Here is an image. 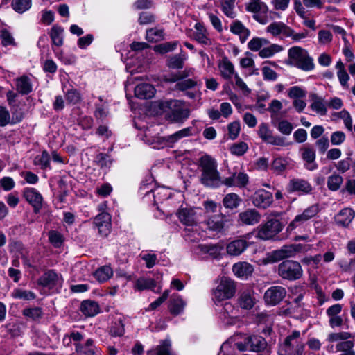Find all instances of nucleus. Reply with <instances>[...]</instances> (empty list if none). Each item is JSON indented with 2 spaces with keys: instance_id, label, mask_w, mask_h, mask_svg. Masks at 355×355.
<instances>
[{
  "instance_id": "obj_1",
  "label": "nucleus",
  "mask_w": 355,
  "mask_h": 355,
  "mask_svg": "<svg viewBox=\"0 0 355 355\" xmlns=\"http://www.w3.org/2000/svg\"><path fill=\"white\" fill-rule=\"evenodd\" d=\"M199 167L201 171L200 181L203 185L218 188L223 184L215 159L207 155L202 156L199 159Z\"/></svg>"
},
{
  "instance_id": "obj_2",
  "label": "nucleus",
  "mask_w": 355,
  "mask_h": 355,
  "mask_svg": "<svg viewBox=\"0 0 355 355\" xmlns=\"http://www.w3.org/2000/svg\"><path fill=\"white\" fill-rule=\"evenodd\" d=\"M161 109L166 112V118L174 123H182L189 116L190 111L184 106L182 101L168 100L160 103Z\"/></svg>"
},
{
  "instance_id": "obj_3",
  "label": "nucleus",
  "mask_w": 355,
  "mask_h": 355,
  "mask_svg": "<svg viewBox=\"0 0 355 355\" xmlns=\"http://www.w3.org/2000/svg\"><path fill=\"white\" fill-rule=\"evenodd\" d=\"M288 64L304 71H310L315 67L313 60L306 50L300 47H291L288 51Z\"/></svg>"
},
{
  "instance_id": "obj_4",
  "label": "nucleus",
  "mask_w": 355,
  "mask_h": 355,
  "mask_svg": "<svg viewBox=\"0 0 355 355\" xmlns=\"http://www.w3.org/2000/svg\"><path fill=\"white\" fill-rule=\"evenodd\" d=\"M354 336L349 332H331L327 335L326 340L329 343H338L336 345L337 352H342L341 355H355L354 350V343L351 340Z\"/></svg>"
},
{
  "instance_id": "obj_5",
  "label": "nucleus",
  "mask_w": 355,
  "mask_h": 355,
  "mask_svg": "<svg viewBox=\"0 0 355 355\" xmlns=\"http://www.w3.org/2000/svg\"><path fill=\"white\" fill-rule=\"evenodd\" d=\"M304 348L300 331L294 330L279 343L278 354L292 355L295 352H303Z\"/></svg>"
},
{
  "instance_id": "obj_6",
  "label": "nucleus",
  "mask_w": 355,
  "mask_h": 355,
  "mask_svg": "<svg viewBox=\"0 0 355 355\" xmlns=\"http://www.w3.org/2000/svg\"><path fill=\"white\" fill-rule=\"evenodd\" d=\"M193 135V128L187 127L176 132L164 137H155L153 139H147L146 142L153 145L154 148H163L164 146L173 147L180 139Z\"/></svg>"
},
{
  "instance_id": "obj_7",
  "label": "nucleus",
  "mask_w": 355,
  "mask_h": 355,
  "mask_svg": "<svg viewBox=\"0 0 355 355\" xmlns=\"http://www.w3.org/2000/svg\"><path fill=\"white\" fill-rule=\"evenodd\" d=\"M277 273L284 279L295 281L302 277L303 270L299 262L285 260L278 265Z\"/></svg>"
},
{
  "instance_id": "obj_8",
  "label": "nucleus",
  "mask_w": 355,
  "mask_h": 355,
  "mask_svg": "<svg viewBox=\"0 0 355 355\" xmlns=\"http://www.w3.org/2000/svg\"><path fill=\"white\" fill-rule=\"evenodd\" d=\"M300 250V245H284L281 248L273 250L266 254L263 259L265 264L278 262L282 259L293 257Z\"/></svg>"
},
{
  "instance_id": "obj_9",
  "label": "nucleus",
  "mask_w": 355,
  "mask_h": 355,
  "mask_svg": "<svg viewBox=\"0 0 355 355\" xmlns=\"http://www.w3.org/2000/svg\"><path fill=\"white\" fill-rule=\"evenodd\" d=\"M236 292V285L232 279L223 277L216 286L213 290V295L216 300L220 302L230 299L234 296Z\"/></svg>"
},
{
  "instance_id": "obj_10",
  "label": "nucleus",
  "mask_w": 355,
  "mask_h": 355,
  "mask_svg": "<svg viewBox=\"0 0 355 355\" xmlns=\"http://www.w3.org/2000/svg\"><path fill=\"white\" fill-rule=\"evenodd\" d=\"M245 10L253 13V19L259 24H267L268 7L261 0H249V2L245 4Z\"/></svg>"
},
{
  "instance_id": "obj_11",
  "label": "nucleus",
  "mask_w": 355,
  "mask_h": 355,
  "mask_svg": "<svg viewBox=\"0 0 355 355\" xmlns=\"http://www.w3.org/2000/svg\"><path fill=\"white\" fill-rule=\"evenodd\" d=\"M284 225L277 219H268L258 228L257 236L262 240H269L279 234Z\"/></svg>"
},
{
  "instance_id": "obj_12",
  "label": "nucleus",
  "mask_w": 355,
  "mask_h": 355,
  "mask_svg": "<svg viewBox=\"0 0 355 355\" xmlns=\"http://www.w3.org/2000/svg\"><path fill=\"white\" fill-rule=\"evenodd\" d=\"M319 211L318 205H312L305 209L300 214H297L294 219L288 224L286 228L287 232H292L297 227L304 225L306 222L313 218Z\"/></svg>"
},
{
  "instance_id": "obj_13",
  "label": "nucleus",
  "mask_w": 355,
  "mask_h": 355,
  "mask_svg": "<svg viewBox=\"0 0 355 355\" xmlns=\"http://www.w3.org/2000/svg\"><path fill=\"white\" fill-rule=\"evenodd\" d=\"M220 319L225 325L236 324L240 318V311L230 302H225L220 311Z\"/></svg>"
},
{
  "instance_id": "obj_14",
  "label": "nucleus",
  "mask_w": 355,
  "mask_h": 355,
  "mask_svg": "<svg viewBox=\"0 0 355 355\" xmlns=\"http://www.w3.org/2000/svg\"><path fill=\"white\" fill-rule=\"evenodd\" d=\"M257 134L265 143L278 146H285L286 145L285 138L273 135L272 131L266 123H262L259 125Z\"/></svg>"
},
{
  "instance_id": "obj_15",
  "label": "nucleus",
  "mask_w": 355,
  "mask_h": 355,
  "mask_svg": "<svg viewBox=\"0 0 355 355\" xmlns=\"http://www.w3.org/2000/svg\"><path fill=\"white\" fill-rule=\"evenodd\" d=\"M94 224L98 234L101 238H105L111 231V216L107 212H102L95 217Z\"/></svg>"
},
{
  "instance_id": "obj_16",
  "label": "nucleus",
  "mask_w": 355,
  "mask_h": 355,
  "mask_svg": "<svg viewBox=\"0 0 355 355\" xmlns=\"http://www.w3.org/2000/svg\"><path fill=\"white\" fill-rule=\"evenodd\" d=\"M286 295V290L281 286H273L266 290L264 300L268 305L275 306L280 303Z\"/></svg>"
},
{
  "instance_id": "obj_17",
  "label": "nucleus",
  "mask_w": 355,
  "mask_h": 355,
  "mask_svg": "<svg viewBox=\"0 0 355 355\" xmlns=\"http://www.w3.org/2000/svg\"><path fill=\"white\" fill-rule=\"evenodd\" d=\"M176 214L181 223L185 226L193 227L198 224V215L195 208H181Z\"/></svg>"
},
{
  "instance_id": "obj_18",
  "label": "nucleus",
  "mask_w": 355,
  "mask_h": 355,
  "mask_svg": "<svg viewBox=\"0 0 355 355\" xmlns=\"http://www.w3.org/2000/svg\"><path fill=\"white\" fill-rule=\"evenodd\" d=\"M252 202L255 207L264 209L272 205L273 196L272 193L265 189H259L253 194Z\"/></svg>"
},
{
  "instance_id": "obj_19",
  "label": "nucleus",
  "mask_w": 355,
  "mask_h": 355,
  "mask_svg": "<svg viewBox=\"0 0 355 355\" xmlns=\"http://www.w3.org/2000/svg\"><path fill=\"white\" fill-rule=\"evenodd\" d=\"M23 196L31 204L34 212L38 213L42 207L43 198L40 193L35 188L27 187L24 189Z\"/></svg>"
},
{
  "instance_id": "obj_20",
  "label": "nucleus",
  "mask_w": 355,
  "mask_h": 355,
  "mask_svg": "<svg viewBox=\"0 0 355 355\" xmlns=\"http://www.w3.org/2000/svg\"><path fill=\"white\" fill-rule=\"evenodd\" d=\"M222 182L227 187L244 188L249 182V177L244 172L234 173L231 176L224 178Z\"/></svg>"
},
{
  "instance_id": "obj_21",
  "label": "nucleus",
  "mask_w": 355,
  "mask_h": 355,
  "mask_svg": "<svg viewBox=\"0 0 355 355\" xmlns=\"http://www.w3.org/2000/svg\"><path fill=\"white\" fill-rule=\"evenodd\" d=\"M301 156L304 162V166L310 171H315L318 166L315 162V151L314 149L308 146H305L301 149Z\"/></svg>"
},
{
  "instance_id": "obj_22",
  "label": "nucleus",
  "mask_w": 355,
  "mask_h": 355,
  "mask_svg": "<svg viewBox=\"0 0 355 355\" xmlns=\"http://www.w3.org/2000/svg\"><path fill=\"white\" fill-rule=\"evenodd\" d=\"M266 32L274 37L282 35L284 37H288L293 35V29L281 21L271 23L267 26Z\"/></svg>"
},
{
  "instance_id": "obj_23",
  "label": "nucleus",
  "mask_w": 355,
  "mask_h": 355,
  "mask_svg": "<svg viewBox=\"0 0 355 355\" xmlns=\"http://www.w3.org/2000/svg\"><path fill=\"white\" fill-rule=\"evenodd\" d=\"M287 190L289 192H301L302 193H309L312 190L311 184L303 179L294 178L290 180Z\"/></svg>"
},
{
  "instance_id": "obj_24",
  "label": "nucleus",
  "mask_w": 355,
  "mask_h": 355,
  "mask_svg": "<svg viewBox=\"0 0 355 355\" xmlns=\"http://www.w3.org/2000/svg\"><path fill=\"white\" fill-rule=\"evenodd\" d=\"M241 223L247 225H254L261 220V214L254 209H248L239 214Z\"/></svg>"
},
{
  "instance_id": "obj_25",
  "label": "nucleus",
  "mask_w": 355,
  "mask_h": 355,
  "mask_svg": "<svg viewBox=\"0 0 355 355\" xmlns=\"http://www.w3.org/2000/svg\"><path fill=\"white\" fill-rule=\"evenodd\" d=\"M248 247V243L245 239H235L227 245V253L230 256H239L242 254Z\"/></svg>"
},
{
  "instance_id": "obj_26",
  "label": "nucleus",
  "mask_w": 355,
  "mask_h": 355,
  "mask_svg": "<svg viewBox=\"0 0 355 355\" xmlns=\"http://www.w3.org/2000/svg\"><path fill=\"white\" fill-rule=\"evenodd\" d=\"M60 282L58 275L53 270H49L44 272L38 279V284L44 287H53Z\"/></svg>"
},
{
  "instance_id": "obj_27",
  "label": "nucleus",
  "mask_w": 355,
  "mask_h": 355,
  "mask_svg": "<svg viewBox=\"0 0 355 355\" xmlns=\"http://www.w3.org/2000/svg\"><path fill=\"white\" fill-rule=\"evenodd\" d=\"M245 344L249 349L254 352H260L266 348L267 343L261 336L252 335L245 338Z\"/></svg>"
},
{
  "instance_id": "obj_28",
  "label": "nucleus",
  "mask_w": 355,
  "mask_h": 355,
  "mask_svg": "<svg viewBox=\"0 0 355 355\" xmlns=\"http://www.w3.org/2000/svg\"><path fill=\"white\" fill-rule=\"evenodd\" d=\"M230 31L239 36L241 43H244L250 35V30L239 20H235L231 24Z\"/></svg>"
},
{
  "instance_id": "obj_29",
  "label": "nucleus",
  "mask_w": 355,
  "mask_h": 355,
  "mask_svg": "<svg viewBox=\"0 0 355 355\" xmlns=\"http://www.w3.org/2000/svg\"><path fill=\"white\" fill-rule=\"evenodd\" d=\"M355 216V211L351 208H344L336 216L335 220L338 225L343 227L348 226Z\"/></svg>"
},
{
  "instance_id": "obj_30",
  "label": "nucleus",
  "mask_w": 355,
  "mask_h": 355,
  "mask_svg": "<svg viewBox=\"0 0 355 355\" xmlns=\"http://www.w3.org/2000/svg\"><path fill=\"white\" fill-rule=\"evenodd\" d=\"M232 271L238 277L247 278L252 274L254 267L248 262H238L234 264Z\"/></svg>"
},
{
  "instance_id": "obj_31",
  "label": "nucleus",
  "mask_w": 355,
  "mask_h": 355,
  "mask_svg": "<svg viewBox=\"0 0 355 355\" xmlns=\"http://www.w3.org/2000/svg\"><path fill=\"white\" fill-rule=\"evenodd\" d=\"M186 302L178 295H173L168 304L169 312L174 315L181 314L186 306Z\"/></svg>"
},
{
  "instance_id": "obj_32",
  "label": "nucleus",
  "mask_w": 355,
  "mask_h": 355,
  "mask_svg": "<svg viewBox=\"0 0 355 355\" xmlns=\"http://www.w3.org/2000/svg\"><path fill=\"white\" fill-rule=\"evenodd\" d=\"M155 93L154 87L148 83H142L135 88V95L141 99H148L153 97Z\"/></svg>"
},
{
  "instance_id": "obj_33",
  "label": "nucleus",
  "mask_w": 355,
  "mask_h": 355,
  "mask_svg": "<svg viewBox=\"0 0 355 355\" xmlns=\"http://www.w3.org/2000/svg\"><path fill=\"white\" fill-rule=\"evenodd\" d=\"M196 32L193 34V37L198 43L203 45H211V41L208 37V34L205 26L200 24L196 23L195 24Z\"/></svg>"
},
{
  "instance_id": "obj_34",
  "label": "nucleus",
  "mask_w": 355,
  "mask_h": 355,
  "mask_svg": "<svg viewBox=\"0 0 355 355\" xmlns=\"http://www.w3.org/2000/svg\"><path fill=\"white\" fill-rule=\"evenodd\" d=\"M112 275H113V270L108 265H105V266L99 267L93 273L94 277L99 283H103V282L107 281L112 277Z\"/></svg>"
},
{
  "instance_id": "obj_35",
  "label": "nucleus",
  "mask_w": 355,
  "mask_h": 355,
  "mask_svg": "<svg viewBox=\"0 0 355 355\" xmlns=\"http://www.w3.org/2000/svg\"><path fill=\"white\" fill-rule=\"evenodd\" d=\"M16 89L22 95H26L31 93L33 89L31 79L26 76L17 78L16 79Z\"/></svg>"
},
{
  "instance_id": "obj_36",
  "label": "nucleus",
  "mask_w": 355,
  "mask_h": 355,
  "mask_svg": "<svg viewBox=\"0 0 355 355\" xmlns=\"http://www.w3.org/2000/svg\"><path fill=\"white\" fill-rule=\"evenodd\" d=\"M206 224L209 230L220 232L224 227V216L222 214L211 216L207 219Z\"/></svg>"
},
{
  "instance_id": "obj_37",
  "label": "nucleus",
  "mask_w": 355,
  "mask_h": 355,
  "mask_svg": "<svg viewBox=\"0 0 355 355\" xmlns=\"http://www.w3.org/2000/svg\"><path fill=\"white\" fill-rule=\"evenodd\" d=\"M238 304L243 309H250L254 305V298L249 291H243L239 298Z\"/></svg>"
},
{
  "instance_id": "obj_38",
  "label": "nucleus",
  "mask_w": 355,
  "mask_h": 355,
  "mask_svg": "<svg viewBox=\"0 0 355 355\" xmlns=\"http://www.w3.org/2000/svg\"><path fill=\"white\" fill-rule=\"evenodd\" d=\"M198 248L203 253H207L213 258H217L220 256L223 247L221 245L217 244H201L198 245Z\"/></svg>"
},
{
  "instance_id": "obj_39",
  "label": "nucleus",
  "mask_w": 355,
  "mask_h": 355,
  "mask_svg": "<svg viewBox=\"0 0 355 355\" xmlns=\"http://www.w3.org/2000/svg\"><path fill=\"white\" fill-rule=\"evenodd\" d=\"M310 107L312 110L321 116H325L327 114V110L324 100L322 98L319 97L317 95L313 96L312 103Z\"/></svg>"
},
{
  "instance_id": "obj_40",
  "label": "nucleus",
  "mask_w": 355,
  "mask_h": 355,
  "mask_svg": "<svg viewBox=\"0 0 355 355\" xmlns=\"http://www.w3.org/2000/svg\"><path fill=\"white\" fill-rule=\"evenodd\" d=\"M156 286L155 281L152 278L140 277L137 279L134 284V288L136 291H144L146 289H153Z\"/></svg>"
},
{
  "instance_id": "obj_41",
  "label": "nucleus",
  "mask_w": 355,
  "mask_h": 355,
  "mask_svg": "<svg viewBox=\"0 0 355 355\" xmlns=\"http://www.w3.org/2000/svg\"><path fill=\"white\" fill-rule=\"evenodd\" d=\"M288 165V160L286 158L277 157L274 158L271 164V169L277 175H281L285 171Z\"/></svg>"
},
{
  "instance_id": "obj_42",
  "label": "nucleus",
  "mask_w": 355,
  "mask_h": 355,
  "mask_svg": "<svg viewBox=\"0 0 355 355\" xmlns=\"http://www.w3.org/2000/svg\"><path fill=\"white\" fill-rule=\"evenodd\" d=\"M235 4L236 0H220L221 10L226 17L231 19L236 17Z\"/></svg>"
},
{
  "instance_id": "obj_43",
  "label": "nucleus",
  "mask_w": 355,
  "mask_h": 355,
  "mask_svg": "<svg viewBox=\"0 0 355 355\" xmlns=\"http://www.w3.org/2000/svg\"><path fill=\"white\" fill-rule=\"evenodd\" d=\"M241 202V199L237 194L230 193L225 196L223 205L227 209H233L238 207Z\"/></svg>"
},
{
  "instance_id": "obj_44",
  "label": "nucleus",
  "mask_w": 355,
  "mask_h": 355,
  "mask_svg": "<svg viewBox=\"0 0 355 355\" xmlns=\"http://www.w3.org/2000/svg\"><path fill=\"white\" fill-rule=\"evenodd\" d=\"M63 32L64 29L58 26H53L50 32V37L52 42L57 46H61L63 44Z\"/></svg>"
},
{
  "instance_id": "obj_45",
  "label": "nucleus",
  "mask_w": 355,
  "mask_h": 355,
  "mask_svg": "<svg viewBox=\"0 0 355 355\" xmlns=\"http://www.w3.org/2000/svg\"><path fill=\"white\" fill-rule=\"evenodd\" d=\"M187 58V56L185 54L175 55L168 59L167 66L175 69H182Z\"/></svg>"
},
{
  "instance_id": "obj_46",
  "label": "nucleus",
  "mask_w": 355,
  "mask_h": 355,
  "mask_svg": "<svg viewBox=\"0 0 355 355\" xmlns=\"http://www.w3.org/2000/svg\"><path fill=\"white\" fill-rule=\"evenodd\" d=\"M94 116L98 119H103L108 114V105L107 103L99 98V103L95 104Z\"/></svg>"
},
{
  "instance_id": "obj_47",
  "label": "nucleus",
  "mask_w": 355,
  "mask_h": 355,
  "mask_svg": "<svg viewBox=\"0 0 355 355\" xmlns=\"http://www.w3.org/2000/svg\"><path fill=\"white\" fill-rule=\"evenodd\" d=\"M32 5V0H12L11 6L18 13H24L29 10Z\"/></svg>"
},
{
  "instance_id": "obj_48",
  "label": "nucleus",
  "mask_w": 355,
  "mask_h": 355,
  "mask_svg": "<svg viewBox=\"0 0 355 355\" xmlns=\"http://www.w3.org/2000/svg\"><path fill=\"white\" fill-rule=\"evenodd\" d=\"M11 296L15 299L23 300H32L35 299L36 295L31 291L15 288L11 293Z\"/></svg>"
},
{
  "instance_id": "obj_49",
  "label": "nucleus",
  "mask_w": 355,
  "mask_h": 355,
  "mask_svg": "<svg viewBox=\"0 0 355 355\" xmlns=\"http://www.w3.org/2000/svg\"><path fill=\"white\" fill-rule=\"evenodd\" d=\"M272 123L282 134L285 135H291L293 129V125L286 120L278 121L276 119V120L272 121Z\"/></svg>"
},
{
  "instance_id": "obj_50",
  "label": "nucleus",
  "mask_w": 355,
  "mask_h": 355,
  "mask_svg": "<svg viewBox=\"0 0 355 355\" xmlns=\"http://www.w3.org/2000/svg\"><path fill=\"white\" fill-rule=\"evenodd\" d=\"M221 76L225 79H230L234 74V66L227 60L224 59L219 64Z\"/></svg>"
},
{
  "instance_id": "obj_51",
  "label": "nucleus",
  "mask_w": 355,
  "mask_h": 355,
  "mask_svg": "<svg viewBox=\"0 0 355 355\" xmlns=\"http://www.w3.org/2000/svg\"><path fill=\"white\" fill-rule=\"evenodd\" d=\"M164 33L163 29L153 28L147 30L146 39L149 42H157L164 39Z\"/></svg>"
},
{
  "instance_id": "obj_52",
  "label": "nucleus",
  "mask_w": 355,
  "mask_h": 355,
  "mask_svg": "<svg viewBox=\"0 0 355 355\" xmlns=\"http://www.w3.org/2000/svg\"><path fill=\"white\" fill-rule=\"evenodd\" d=\"M198 85L197 78L182 80L176 83L175 87L180 91H186L196 87Z\"/></svg>"
},
{
  "instance_id": "obj_53",
  "label": "nucleus",
  "mask_w": 355,
  "mask_h": 355,
  "mask_svg": "<svg viewBox=\"0 0 355 355\" xmlns=\"http://www.w3.org/2000/svg\"><path fill=\"white\" fill-rule=\"evenodd\" d=\"M34 164L40 166L42 169L51 168L50 157L47 151L44 150L40 155H37L35 157Z\"/></svg>"
},
{
  "instance_id": "obj_54",
  "label": "nucleus",
  "mask_w": 355,
  "mask_h": 355,
  "mask_svg": "<svg viewBox=\"0 0 355 355\" xmlns=\"http://www.w3.org/2000/svg\"><path fill=\"white\" fill-rule=\"evenodd\" d=\"M343 182V177L338 174H333L327 179V187L331 191H337L340 187Z\"/></svg>"
},
{
  "instance_id": "obj_55",
  "label": "nucleus",
  "mask_w": 355,
  "mask_h": 355,
  "mask_svg": "<svg viewBox=\"0 0 355 355\" xmlns=\"http://www.w3.org/2000/svg\"><path fill=\"white\" fill-rule=\"evenodd\" d=\"M23 315L33 320H37L42 317L43 312L40 307L26 308L22 311Z\"/></svg>"
},
{
  "instance_id": "obj_56",
  "label": "nucleus",
  "mask_w": 355,
  "mask_h": 355,
  "mask_svg": "<svg viewBox=\"0 0 355 355\" xmlns=\"http://www.w3.org/2000/svg\"><path fill=\"white\" fill-rule=\"evenodd\" d=\"M157 355H173L171 351V343L169 340H163L156 347Z\"/></svg>"
},
{
  "instance_id": "obj_57",
  "label": "nucleus",
  "mask_w": 355,
  "mask_h": 355,
  "mask_svg": "<svg viewBox=\"0 0 355 355\" xmlns=\"http://www.w3.org/2000/svg\"><path fill=\"white\" fill-rule=\"evenodd\" d=\"M178 42H170L156 45L154 47L155 52H158L162 54L166 53L168 52L175 50L178 46Z\"/></svg>"
},
{
  "instance_id": "obj_58",
  "label": "nucleus",
  "mask_w": 355,
  "mask_h": 355,
  "mask_svg": "<svg viewBox=\"0 0 355 355\" xmlns=\"http://www.w3.org/2000/svg\"><path fill=\"white\" fill-rule=\"evenodd\" d=\"M282 47L277 44H272L260 50L259 55L263 58L272 57L275 53L282 51Z\"/></svg>"
},
{
  "instance_id": "obj_59",
  "label": "nucleus",
  "mask_w": 355,
  "mask_h": 355,
  "mask_svg": "<svg viewBox=\"0 0 355 355\" xmlns=\"http://www.w3.org/2000/svg\"><path fill=\"white\" fill-rule=\"evenodd\" d=\"M268 44V41L264 38L253 37L248 44L249 49L253 51H257L261 49L263 45Z\"/></svg>"
},
{
  "instance_id": "obj_60",
  "label": "nucleus",
  "mask_w": 355,
  "mask_h": 355,
  "mask_svg": "<svg viewBox=\"0 0 355 355\" xmlns=\"http://www.w3.org/2000/svg\"><path fill=\"white\" fill-rule=\"evenodd\" d=\"M282 103L277 99L271 101L267 110L271 114L272 121L276 120L279 111L282 109Z\"/></svg>"
},
{
  "instance_id": "obj_61",
  "label": "nucleus",
  "mask_w": 355,
  "mask_h": 355,
  "mask_svg": "<svg viewBox=\"0 0 355 355\" xmlns=\"http://www.w3.org/2000/svg\"><path fill=\"white\" fill-rule=\"evenodd\" d=\"M110 332L114 336H121L125 332L124 324L121 319L113 322Z\"/></svg>"
},
{
  "instance_id": "obj_62",
  "label": "nucleus",
  "mask_w": 355,
  "mask_h": 355,
  "mask_svg": "<svg viewBox=\"0 0 355 355\" xmlns=\"http://www.w3.org/2000/svg\"><path fill=\"white\" fill-rule=\"evenodd\" d=\"M8 124L12 125L10 113L6 107L0 106V126L5 127Z\"/></svg>"
},
{
  "instance_id": "obj_63",
  "label": "nucleus",
  "mask_w": 355,
  "mask_h": 355,
  "mask_svg": "<svg viewBox=\"0 0 355 355\" xmlns=\"http://www.w3.org/2000/svg\"><path fill=\"white\" fill-rule=\"evenodd\" d=\"M248 149V146L245 142H239L233 144L230 148V152L232 154L241 156L246 153Z\"/></svg>"
},
{
  "instance_id": "obj_64",
  "label": "nucleus",
  "mask_w": 355,
  "mask_h": 355,
  "mask_svg": "<svg viewBox=\"0 0 355 355\" xmlns=\"http://www.w3.org/2000/svg\"><path fill=\"white\" fill-rule=\"evenodd\" d=\"M49 239L51 243L55 248H59L63 243L62 235L57 231H50L49 232Z\"/></svg>"
}]
</instances>
